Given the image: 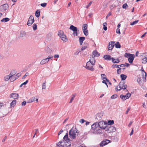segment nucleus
I'll list each match as a JSON object with an SVG mask.
<instances>
[{
  "instance_id": "c03bdc74",
  "label": "nucleus",
  "mask_w": 147,
  "mask_h": 147,
  "mask_svg": "<svg viewBox=\"0 0 147 147\" xmlns=\"http://www.w3.org/2000/svg\"><path fill=\"white\" fill-rule=\"evenodd\" d=\"M128 7V5H127V4L126 3L122 5V8L123 9H126Z\"/></svg>"
},
{
  "instance_id": "4468645a",
  "label": "nucleus",
  "mask_w": 147,
  "mask_h": 147,
  "mask_svg": "<svg viewBox=\"0 0 147 147\" xmlns=\"http://www.w3.org/2000/svg\"><path fill=\"white\" fill-rule=\"evenodd\" d=\"M103 113V112L98 113L96 115V118L98 120H100L102 119Z\"/></svg>"
},
{
  "instance_id": "393cba45",
  "label": "nucleus",
  "mask_w": 147,
  "mask_h": 147,
  "mask_svg": "<svg viewBox=\"0 0 147 147\" xmlns=\"http://www.w3.org/2000/svg\"><path fill=\"white\" fill-rule=\"evenodd\" d=\"M112 61L113 63H118L119 62L120 60L119 59H115L113 58H112Z\"/></svg>"
},
{
  "instance_id": "f3484780",
  "label": "nucleus",
  "mask_w": 147,
  "mask_h": 147,
  "mask_svg": "<svg viewBox=\"0 0 147 147\" xmlns=\"http://www.w3.org/2000/svg\"><path fill=\"white\" fill-rule=\"evenodd\" d=\"M60 37L61 40L64 42H66L67 40V38L66 35L64 34Z\"/></svg>"
},
{
  "instance_id": "72a5a7b5",
  "label": "nucleus",
  "mask_w": 147,
  "mask_h": 147,
  "mask_svg": "<svg viewBox=\"0 0 147 147\" xmlns=\"http://www.w3.org/2000/svg\"><path fill=\"white\" fill-rule=\"evenodd\" d=\"M134 56V55L130 54L129 53H126L125 54L124 56L126 57L127 58L128 57H131V56Z\"/></svg>"
},
{
  "instance_id": "bb28decb",
  "label": "nucleus",
  "mask_w": 147,
  "mask_h": 147,
  "mask_svg": "<svg viewBox=\"0 0 147 147\" xmlns=\"http://www.w3.org/2000/svg\"><path fill=\"white\" fill-rule=\"evenodd\" d=\"M16 104V100H13L10 103V107H13Z\"/></svg>"
},
{
  "instance_id": "a211bd4d",
  "label": "nucleus",
  "mask_w": 147,
  "mask_h": 147,
  "mask_svg": "<svg viewBox=\"0 0 147 147\" xmlns=\"http://www.w3.org/2000/svg\"><path fill=\"white\" fill-rule=\"evenodd\" d=\"M142 79H141L140 78H138L137 79V81L138 83L140 85H142L143 83L146 82L143 81V79L142 78Z\"/></svg>"
},
{
  "instance_id": "3c124183",
  "label": "nucleus",
  "mask_w": 147,
  "mask_h": 147,
  "mask_svg": "<svg viewBox=\"0 0 147 147\" xmlns=\"http://www.w3.org/2000/svg\"><path fill=\"white\" fill-rule=\"evenodd\" d=\"M101 77L103 79H105L106 78V76L104 74H101Z\"/></svg>"
},
{
  "instance_id": "f03ea898",
  "label": "nucleus",
  "mask_w": 147,
  "mask_h": 147,
  "mask_svg": "<svg viewBox=\"0 0 147 147\" xmlns=\"http://www.w3.org/2000/svg\"><path fill=\"white\" fill-rule=\"evenodd\" d=\"M79 134V132L76 128L73 127L69 131V138L75 139Z\"/></svg>"
},
{
  "instance_id": "052dcab7",
  "label": "nucleus",
  "mask_w": 147,
  "mask_h": 147,
  "mask_svg": "<svg viewBox=\"0 0 147 147\" xmlns=\"http://www.w3.org/2000/svg\"><path fill=\"white\" fill-rule=\"evenodd\" d=\"M116 32L117 33H118L119 34H120V29L119 28H117L116 29Z\"/></svg>"
},
{
  "instance_id": "aec40b11",
  "label": "nucleus",
  "mask_w": 147,
  "mask_h": 147,
  "mask_svg": "<svg viewBox=\"0 0 147 147\" xmlns=\"http://www.w3.org/2000/svg\"><path fill=\"white\" fill-rule=\"evenodd\" d=\"M69 29L74 32H77V28L76 27L72 25L70 26Z\"/></svg>"
},
{
  "instance_id": "774afa93",
  "label": "nucleus",
  "mask_w": 147,
  "mask_h": 147,
  "mask_svg": "<svg viewBox=\"0 0 147 147\" xmlns=\"http://www.w3.org/2000/svg\"><path fill=\"white\" fill-rule=\"evenodd\" d=\"M63 132V130L62 129H61L60 131H59L58 133V135H60Z\"/></svg>"
},
{
  "instance_id": "0e129e2a",
  "label": "nucleus",
  "mask_w": 147,
  "mask_h": 147,
  "mask_svg": "<svg viewBox=\"0 0 147 147\" xmlns=\"http://www.w3.org/2000/svg\"><path fill=\"white\" fill-rule=\"evenodd\" d=\"M111 15V13L110 12L107 15L106 17V18L107 19Z\"/></svg>"
},
{
  "instance_id": "9d476101",
  "label": "nucleus",
  "mask_w": 147,
  "mask_h": 147,
  "mask_svg": "<svg viewBox=\"0 0 147 147\" xmlns=\"http://www.w3.org/2000/svg\"><path fill=\"white\" fill-rule=\"evenodd\" d=\"M141 56L143 57L142 63L144 64L147 63V53L142 54Z\"/></svg>"
},
{
  "instance_id": "bf43d9fd",
  "label": "nucleus",
  "mask_w": 147,
  "mask_h": 147,
  "mask_svg": "<svg viewBox=\"0 0 147 147\" xmlns=\"http://www.w3.org/2000/svg\"><path fill=\"white\" fill-rule=\"evenodd\" d=\"M46 5H47V3H41L40 4V5L41 6H42L43 7H45L46 6Z\"/></svg>"
},
{
  "instance_id": "a19ab883",
  "label": "nucleus",
  "mask_w": 147,
  "mask_h": 147,
  "mask_svg": "<svg viewBox=\"0 0 147 147\" xmlns=\"http://www.w3.org/2000/svg\"><path fill=\"white\" fill-rule=\"evenodd\" d=\"M114 123V121L113 120H109L108 121L107 124L109 125H112Z\"/></svg>"
},
{
  "instance_id": "ddd939ff",
  "label": "nucleus",
  "mask_w": 147,
  "mask_h": 147,
  "mask_svg": "<svg viewBox=\"0 0 147 147\" xmlns=\"http://www.w3.org/2000/svg\"><path fill=\"white\" fill-rule=\"evenodd\" d=\"M19 95L18 94L16 93H13L9 95L10 98H12L14 99H17L19 98Z\"/></svg>"
},
{
  "instance_id": "a18cd8bd",
  "label": "nucleus",
  "mask_w": 147,
  "mask_h": 147,
  "mask_svg": "<svg viewBox=\"0 0 147 147\" xmlns=\"http://www.w3.org/2000/svg\"><path fill=\"white\" fill-rule=\"evenodd\" d=\"M117 94H114L111 96V98L112 99H115L117 97Z\"/></svg>"
},
{
  "instance_id": "37998d69",
  "label": "nucleus",
  "mask_w": 147,
  "mask_h": 147,
  "mask_svg": "<svg viewBox=\"0 0 147 147\" xmlns=\"http://www.w3.org/2000/svg\"><path fill=\"white\" fill-rule=\"evenodd\" d=\"M139 22L138 20H135L132 23H131L130 25L131 26H133L134 25L136 24H137Z\"/></svg>"
},
{
  "instance_id": "6ab92c4d",
  "label": "nucleus",
  "mask_w": 147,
  "mask_h": 147,
  "mask_svg": "<svg viewBox=\"0 0 147 147\" xmlns=\"http://www.w3.org/2000/svg\"><path fill=\"white\" fill-rule=\"evenodd\" d=\"M103 58L107 60H111L112 59V58L109 55H105L104 56Z\"/></svg>"
},
{
  "instance_id": "e433bc0d",
  "label": "nucleus",
  "mask_w": 147,
  "mask_h": 147,
  "mask_svg": "<svg viewBox=\"0 0 147 147\" xmlns=\"http://www.w3.org/2000/svg\"><path fill=\"white\" fill-rule=\"evenodd\" d=\"M121 80H125L127 78V76L123 74H121Z\"/></svg>"
},
{
  "instance_id": "f8f14e48",
  "label": "nucleus",
  "mask_w": 147,
  "mask_h": 147,
  "mask_svg": "<svg viewBox=\"0 0 147 147\" xmlns=\"http://www.w3.org/2000/svg\"><path fill=\"white\" fill-rule=\"evenodd\" d=\"M8 7V5L7 4H4L0 6V11H5Z\"/></svg>"
},
{
  "instance_id": "864d4df0",
  "label": "nucleus",
  "mask_w": 147,
  "mask_h": 147,
  "mask_svg": "<svg viewBox=\"0 0 147 147\" xmlns=\"http://www.w3.org/2000/svg\"><path fill=\"white\" fill-rule=\"evenodd\" d=\"M119 65H113L112 66V67L113 68H114L115 67H117L118 68H119Z\"/></svg>"
},
{
  "instance_id": "e2e57ef3",
  "label": "nucleus",
  "mask_w": 147,
  "mask_h": 147,
  "mask_svg": "<svg viewBox=\"0 0 147 147\" xmlns=\"http://www.w3.org/2000/svg\"><path fill=\"white\" fill-rule=\"evenodd\" d=\"M85 121L83 119H81L80 121V122L82 123H84Z\"/></svg>"
},
{
  "instance_id": "39448f33",
  "label": "nucleus",
  "mask_w": 147,
  "mask_h": 147,
  "mask_svg": "<svg viewBox=\"0 0 147 147\" xmlns=\"http://www.w3.org/2000/svg\"><path fill=\"white\" fill-rule=\"evenodd\" d=\"M99 127L101 129H105L107 126V122L103 121H100L98 123Z\"/></svg>"
},
{
  "instance_id": "412c9836",
  "label": "nucleus",
  "mask_w": 147,
  "mask_h": 147,
  "mask_svg": "<svg viewBox=\"0 0 147 147\" xmlns=\"http://www.w3.org/2000/svg\"><path fill=\"white\" fill-rule=\"evenodd\" d=\"M92 54L94 57H98L100 55V54L96 50L94 51H93Z\"/></svg>"
},
{
  "instance_id": "473e14b6",
  "label": "nucleus",
  "mask_w": 147,
  "mask_h": 147,
  "mask_svg": "<svg viewBox=\"0 0 147 147\" xmlns=\"http://www.w3.org/2000/svg\"><path fill=\"white\" fill-rule=\"evenodd\" d=\"M40 11L39 10H38L36 11L35 16L37 17H39L40 16Z\"/></svg>"
},
{
  "instance_id": "5701e85b",
  "label": "nucleus",
  "mask_w": 147,
  "mask_h": 147,
  "mask_svg": "<svg viewBox=\"0 0 147 147\" xmlns=\"http://www.w3.org/2000/svg\"><path fill=\"white\" fill-rule=\"evenodd\" d=\"M135 57V55L134 56H132L131 57H129L128 58V60L129 63H132L134 59V58Z\"/></svg>"
},
{
  "instance_id": "4c0bfd02",
  "label": "nucleus",
  "mask_w": 147,
  "mask_h": 147,
  "mask_svg": "<svg viewBox=\"0 0 147 147\" xmlns=\"http://www.w3.org/2000/svg\"><path fill=\"white\" fill-rule=\"evenodd\" d=\"M115 47L117 48H120L121 47V45L119 42H117L115 44Z\"/></svg>"
},
{
  "instance_id": "9b49d317",
  "label": "nucleus",
  "mask_w": 147,
  "mask_h": 147,
  "mask_svg": "<svg viewBox=\"0 0 147 147\" xmlns=\"http://www.w3.org/2000/svg\"><path fill=\"white\" fill-rule=\"evenodd\" d=\"M141 71H142V78L143 79V82H146V72L144 71L143 68L142 67L141 69Z\"/></svg>"
},
{
  "instance_id": "5fc2aeb1",
  "label": "nucleus",
  "mask_w": 147,
  "mask_h": 147,
  "mask_svg": "<svg viewBox=\"0 0 147 147\" xmlns=\"http://www.w3.org/2000/svg\"><path fill=\"white\" fill-rule=\"evenodd\" d=\"M119 68V69H118L117 70V73L118 74H119L121 73V71H120V70L121 69V68H120V67Z\"/></svg>"
},
{
  "instance_id": "58836bf2",
  "label": "nucleus",
  "mask_w": 147,
  "mask_h": 147,
  "mask_svg": "<svg viewBox=\"0 0 147 147\" xmlns=\"http://www.w3.org/2000/svg\"><path fill=\"white\" fill-rule=\"evenodd\" d=\"M35 99V97H33L32 98H31L30 99L28 102H32L34 101Z\"/></svg>"
},
{
  "instance_id": "13d9d810",
  "label": "nucleus",
  "mask_w": 147,
  "mask_h": 147,
  "mask_svg": "<svg viewBox=\"0 0 147 147\" xmlns=\"http://www.w3.org/2000/svg\"><path fill=\"white\" fill-rule=\"evenodd\" d=\"M142 106L143 108H144L145 109H146V104L145 103V102H144L142 104Z\"/></svg>"
},
{
  "instance_id": "c9c22d12",
  "label": "nucleus",
  "mask_w": 147,
  "mask_h": 147,
  "mask_svg": "<svg viewBox=\"0 0 147 147\" xmlns=\"http://www.w3.org/2000/svg\"><path fill=\"white\" fill-rule=\"evenodd\" d=\"M64 34L63 31L61 30H60L58 32V36L61 37L62 36H61Z\"/></svg>"
},
{
  "instance_id": "2eb2a0df",
  "label": "nucleus",
  "mask_w": 147,
  "mask_h": 147,
  "mask_svg": "<svg viewBox=\"0 0 147 147\" xmlns=\"http://www.w3.org/2000/svg\"><path fill=\"white\" fill-rule=\"evenodd\" d=\"M115 42H111L109 43L108 48V50H112L115 45Z\"/></svg>"
},
{
  "instance_id": "dca6fc26",
  "label": "nucleus",
  "mask_w": 147,
  "mask_h": 147,
  "mask_svg": "<svg viewBox=\"0 0 147 147\" xmlns=\"http://www.w3.org/2000/svg\"><path fill=\"white\" fill-rule=\"evenodd\" d=\"M11 78H10V80L11 82H12L15 80L16 79L18 78V77H17V75L14 76V75L11 74Z\"/></svg>"
},
{
  "instance_id": "79ce46f5",
  "label": "nucleus",
  "mask_w": 147,
  "mask_h": 147,
  "mask_svg": "<svg viewBox=\"0 0 147 147\" xmlns=\"http://www.w3.org/2000/svg\"><path fill=\"white\" fill-rule=\"evenodd\" d=\"M84 34L86 36H87L88 34V31L87 29L83 30Z\"/></svg>"
},
{
  "instance_id": "f704fd0d",
  "label": "nucleus",
  "mask_w": 147,
  "mask_h": 147,
  "mask_svg": "<svg viewBox=\"0 0 147 147\" xmlns=\"http://www.w3.org/2000/svg\"><path fill=\"white\" fill-rule=\"evenodd\" d=\"M88 25L87 24H85L83 25L82 26V30H85L87 29Z\"/></svg>"
},
{
  "instance_id": "cd10ccee",
  "label": "nucleus",
  "mask_w": 147,
  "mask_h": 147,
  "mask_svg": "<svg viewBox=\"0 0 147 147\" xmlns=\"http://www.w3.org/2000/svg\"><path fill=\"white\" fill-rule=\"evenodd\" d=\"M9 20V19L7 18H5L2 19L1 21L3 22H5L8 21Z\"/></svg>"
},
{
  "instance_id": "6e6d98bb",
  "label": "nucleus",
  "mask_w": 147,
  "mask_h": 147,
  "mask_svg": "<svg viewBox=\"0 0 147 147\" xmlns=\"http://www.w3.org/2000/svg\"><path fill=\"white\" fill-rule=\"evenodd\" d=\"M92 3V1H90L86 6V8H88V7L91 5Z\"/></svg>"
},
{
  "instance_id": "b1692460",
  "label": "nucleus",
  "mask_w": 147,
  "mask_h": 147,
  "mask_svg": "<svg viewBox=\"0 0 147 147\" xmlns=\"http://www.w3.org/2000/svg\"><path fill=\"white\" fill-rule=\"evenodd\" d=\"M85 39V37H80L79 39V41L80 44L82 45V44L83 41Z\"/></svg>"
},
{
  "instance_id": "423d86ee",
  "label": "nucleus",
  "mask_w": 147,
  "mask_h": 147,
  "mask_svg": "<svg viewBox=\"0 0 147 147\" xmlns=\"http://www.w3.org/2000/svg\"><path fill=\"white\" fill-rule=\"evenodd\" d=\"M115 128L114 127L110 125H107L105 129V131L109 133L115 132Z\"/></svg>"
},
{
  "instance_id": "2f4dec72",
  "label": "nucleus",
  "mask_w": 147,
  "mask_h": 147,
  "mask_svg": "<svg viewBox=\"0 0 147 147\" xmlns=\"http://www.w3.org/2000/svg\"><path fill=\"white\" fill-rule=\"evenodd\" d=\"M107 143L105 141H102L100 144V146H103L107 145Z\"/></svg>"
},
{
  "instance_id": "7ed1b4c3",
  "label": "nucleus",
  "mask_w": 147,
  "mask_h": 147,
  "mask_svg": "<svg viewBox=\"0 0 147 147\" xmlns=\"http://www.w3.org/2000/svg\"><path fill=\"white\" fill-rule=\"evenodd\" d=\"M92 129L94 130L93 133L97 134H101L102 133V130L98 128L97 122H96L93 124L91 125Z\"/></svg>"
},
{
  "instance_id": "c756f323",
  "label": "nucleus",
  "mask_w": 147,
  "mask_h": 147,
  "mask_svg": "<svg viewBox=\"0 0 147 147\" xmlns=\"http://www.w3.org/2000/svg\"><path fill=\"white\" fill-rule=\"evenodd\" d=\"M45 51L47 53H50L51 52V50L50 49L49 47H47L45 49Z\"/></svg>"
},
{
  "instance_id": "a878e982",
  "label": "nucleus",
  "mask_w": 147,
  "mask_h": 147,
  "mask_svg": "<svg viewBox=\"0 0 147 147\" xmlns=\"http://www.w3.org/2000/svg\"><path fill=\"white\" fill-rule=\"evenodd\" d=\"M11 73L9 74V75L6 76L4 77V80L5 81H8L9 79L11 78Z\"/></svg>"
},
{
  "instance_id": "f257e3e1",
  "label": "nucleus",
  "mask_w": 147,
  "mask_h": 147,
  "mask_svg": "<svg viewBox=\"0 0 147 147\" xmlns=\"http://www.w3.org/2000/svg\"><path fill=\"white\" fill-rule=\"evenodd\" d=\"M63 139V141H60L57 143V145L62 147H70L71 146V140L68 138L67 133L64 136Z\"/></svg>"
},
{
  "instance_id": "20e7f679",
  "label": "nucleus",
  "mask_w": 147,
  "mask_h": 147,
  "mask_svg": "<svg viewBox=\"0 0 147 147\" xmlns=\"http://www.w3.org/2000/svg\"><path fill=\"white\" fill-rule=\"evenodd\" d=\"M127 86L123 82H120L118 86L115 88V90L116 91L120 90L121 89H126Z\"/></svg>"
},
{
  "instance_id": "4d7b16f0",
  "label": "nucleus",
  "mask_w": 147,
  "mask_h": 147,
  "mask_svg": "<svg viewBox=\"0 0 147 147\" xmlns=\"http://www.w3.org/2000/svg\"><path fill=\"white\" fill-rule=\"evenodd\" d=\"M29 74L28 72H26L24 76L23 77L22 79H24L26 78V77Z\"/></svg>"
},
{
  "instance_id": "ea45409f",
  "label": "nucleus",
  "mask_w": 147,
  "mask_h": 147,
  "mask_svg": "<svg viewBox=\"0 0 147 147\" xmlns=\"http://www.w3.org/2000/svg\"><path fill=\"white\" fill-rule=\"evenodd\" d=\"M107 23L106 22H104L103 24V29L106 31L107 29Z\"/></svg>"
},
{
  "instance_id": "09e8293b",
  "label": "nucleus",
  "mask_w": 147,
  "mask_h": 147,
  "mask_svg": "<svg viewBox=\"0 0 147 147\" xmlns=\"http://www.w3.org/2000/svg\"><path fill=\"white\" fill-rule=\"evenodd\" d=\"M46 88V85L45 84V82L43 83L42 85V89H45Z\"/></svg>"
},
{
  "instance_id": "603ef678",
  "label": "nucleus",
  "mask_w": 147,
  "mask_h": 147,
  "mask_svg": "<svg viewBox=\"0 0 147 147\" xmlns=\"http://www.w3.org/2000/svg\"><path fill=\"white\" fill-rule=\"evenodd\" d=\"M131 94L129 93H127L126 95V96L127 97V98L128 99L129 98L130 96H131Z\"/></svg>"
},
{
  "instance_id": "8fccbe9b",
  "label": "nucleus",
  "mask_w": 147,
  "mask_h": 147,
  "mask_svg": "<svg viewBox=\"0 0 147 147\" xmlns=\"http://www.w3.org/2000/svg\"><path fill=\"white\" fill-rule=\"evenodd\" d=\"M120 67H122V68H121V69H124L125 68L124 67L126 66V65L125 64H121L120 65H119Z\"/></svg>"
},
{
  "instance_id": "de8ad7c7",
  "label": "nucleus",
  "mask_w": 147,
  "mask_h": 147,
  "mask_svg": "<svg viewBox=\"0 0 147 147\" xmlns=\"http://www.w3.org/2000/svg\"><path fill=\"white\" fill-rule=\"evenodd\" d=\"M88 45V44H86V45L82 47L81 48V50L82 51L86 49Z\"/></svg>"
},
{
  "instance_id": "4be33fe9",
  "label": "nucleus",
  "mask_w": 147,
  "mask_h": 147,
  "mask_svg": "<svg viewBox=\"0 0 147 147\" xmlns=\"http://www.w3.org/2000/svg\"><path fill=\"white\" fill-rule=\"evenodd\" d=\"M90 61L92 64L94 65L96 61L94 58L92 57L90 59L89 61Z\"/></svg>"
},
{
  "instance_id": "c85d7f7f",
  "label": "nucleus",
  "mask_w": 147,
  "mask_h": 147,
  "mask_svg": "<svg viewBox=\"0 0 147 147\" xmlns=\"http://www.w3.org/2000/svg\"><path fill=\"white\" fill-rule=\"evenodd\" d=\"M26 35V33L25 31H21L20 33V36L21 37H23L25 36Z\"/></svg>"
},
{
  "instance_id": "69168bd1",
  "label": "nucleus",
  "mask_w": 147,
  "mask_h": 147,
  "mask_svg": "<svg viewBox=\"0 0 147 147\" xmlns=\"http://www.w3.org/2000/svg\"><path fill=\"white\" fill-rule=\"evenodd\" d=\"M130 108H129V107H128L127 109V111H126V113H125V114H127L128 113V112L129 111V110H130Z\"/></svg>"
},
{
  "instance_id": "6e6552de",
  "label": "nucleus",
  "mask_w": 147,
  "mask_h": 147,
  "mask_svg": "<svg viewBox=\"0 0 147 147\" xmlns=\"http://www.w3.org/2000/svg\"><path fill=\"white\" fill-rule=\"evenodd\" d=\"M53 57V56H52L50 57H48L47 58L42 59L40 61V64L42 65L47 63L50 60H52Z\"/></svg>"
},
{
  "instance_id": "1a4fd4ad",
  "label": "nucleus",
  "mask_w": 147,
  "mask_h": 147,
  "mask_svg": "<svg viewBox=\"0 0 147 147\" xmlns=\"http://www.w3.org/2000/svg\"><path fill=\"white\" fill-rule=\"evenodd\" d=\"M34 22V17L33 16L31 15L28 19L27 24L29 26H31L33 23Z\"/></svg>"
},
{
  "instance_id": "680f3d73",
  "label": "nucleus",
  "mask_w": 147,
  "mask_h": 147,
  "mask_svg": "<svg viewBox=\"0 0 147 147\" xmlns=\"http://www.w3.org/2000/svg\"><path fill=\"white\" fill-rule=\"evenodd\" d=\"M26 102L25 101H24L22 103V106H24L26 104Z\"/></svg>"
},
{
  "instance_id": "0eeeda50",
  "label": "nucleus",
  "mask_w": 147,
  "mask_h": 147,
  "mask_svg": "<svg viewBox=\"0 0 147 147\" xmlns=\"http://www.w3.org/2000/svg\"><path fill=\"white\" fill-rule=\"evenodd\" d=\"M94 65L92 64L90 61H88L87 62L85 68L91 71H93L94 70V69L93 66Z\"/></svg>"
},
{
  "instance_id": "338daca9",
  "label": "nucleus",
  "mask_w": 147,
  "mask_h": 147,
  "mask_svg": "<svg viewBox=\"0 0 147 147\" xmlns=\"http://www.w3.org/2000/svg\"><path fill=\"white\" fill-rule=\"evenodd\" d=\"M54 58H59V55L56 54L54 55Z\"/></svg>"
},
{
  "instance_id": "7c9ffc66",
  "label": "nucleus",
  "mask_w": 147,
  "mask_h": 147,
  "mask_svg": "<svg viewBox=\"0 0 147 147\" xmlns=\"http://www.w3.org/2000/svg\"><path fill=\"white\" fill-rule=\"evenodd\" d=\"M120 98L123 100H125L126 99H127V97L125 95H121L120 96Z\"/></svg>"
},
{
  "instance_id": "49530a36",
  "label": "nucleus",
  "mask_w": 147,
  "mask_h": 147,
  "mask_svg": "<svg viewBox=\"0 0 147 147\" xmlns=\"http://www.w3.org/2000/svg\"><path fill=\"white\" fill-rule=\"evenodd\" d=\"M33 28L34 30H35L37 29V25L36 24H34L33 25Z\"/></svg>"
}]
</instances>
